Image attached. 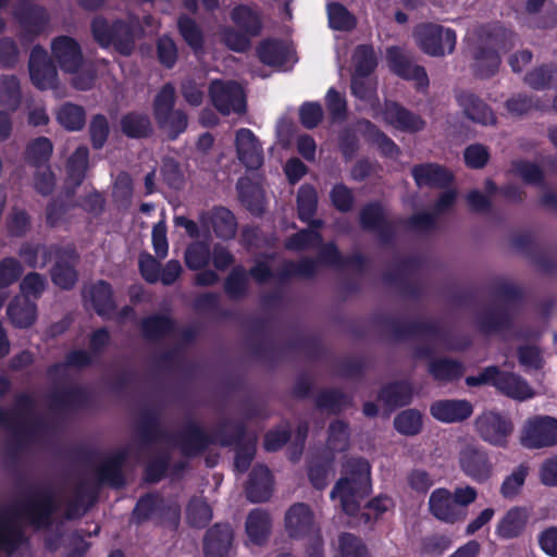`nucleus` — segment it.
<instances>
[{
    "instance_id": "nucleus-1",
    "label": "nucleus",
    "mask_w": 557,
    "mask_h": 557,
    "mask_svg": "<svg viewBox=\"0 0 557 557\" xmlns=\"http://www.w3.org/2000/svg\"><path fill=\"white\" fill-rule=\"evenodd\" d=\"M59 508L55 493L51 486L33 490L18 505L0 509V552L12 554L23 542L22 530L15 519L25 517L36 528H47Z\"/></svg>"
},
{
    "instance_id": "nucleus-2",
    "label": "nucleus",
    "mask_w": 557,
    "mask_h": 557,
    "mask_svg": "<svg viewBox=\"0 0 557 557\" xmlns=\"http://www.w3.org/2000/svg\"><path fill=\"white\" fill-rule=\"evenodd\" d=\"M59 508L55 493L51 486L33 490L18 505L0 509V552L12 554L23 542L22 530L15 519L25 517L36 528H47Z\"/></svg>"
},
{
    "instance_id": "nucleus-3",
    "label": "nucleus",
    "mask_w": 557,
    "mask_h": 557,
    "mask_svg": "<svg viewBox=\"0 0 557 557\" xmlns=\"http://www.w3.org/2000/svg\"><path fill=\"white\" fill-rule=\"evenodd\" d=\"M373 323L387 330L392 337L397 342H403L413 337H428L443 342L448 349L465 350L470 346L468 337H460L456 342L450 341V331L443 327L436 321H411L401 323L398 319L380 313L372 319Z\"/></svg>"
},
{
    "instance_id": "nucleus-4",
    "label": "nucleus",
    "mask_w": 557,
    "mask_h": 557,
    "mask_svg": "<svg viewBox=\"0 0 557 557\" xmlns=\"http://www.w3.org/2000/svg\"><path fill=\"white\" fill-rule=\"evenodd\" d=\"M218 445L234 447V469L238 473L249 470L257 453V437L248 436V428L243 420L222 419L216 424Z\"/></svg>"
},
{
    "instance_id": "nucleus-5",
    "label": "nucleus",
    "mask_w": 557,
    "mask_h": 557,
    "mask_svg": "<svg viewBox=\"0 0 557 557\" xmlns=\"http://www.w3.org/2000/svg\"><path fill=\"white\" fill-rule=\"evenodd\" d=\"M90 30L94 40L103 49L112 47L124 57L135 50V25L132 22L122 18L109 22L104 16L97 15L91 20Z\"/></svg>"
},
{
    "instance_id": "nucleus-6",
    "label": "nucleus",
    "mask_w": 557,
    "mask_h": 557,
    "mask_svg": "<svg viewBox=\"0 0 557 557\" xmlns=\"http://www.w3.org/2000/svg\"><path fill=\"white\" fill-rule=\"evenodd\" d=\"M153 520L157 525L176 530L181 521V507L168 502L158 492H148L141 495L132 510V521L141 525Z\"/></svg>"
},
{
    "instance_id": "nucleus-7",
    "label": "nucleus",
    "mask_w": 557,
    "mask_h": 557,
    "mask_svg": "<svg viewBox=\"0 0 557 557\" xmlns=\"http://www.w3.org/2000/svg\"><path fill=\"white\" fill-rule=\"evenodd\" d=\"M176 91L172 83H165L154 96L152 114L158 127L166 133L170 140H175L185 133L188 116L185 111L175 109Z\"/></svg>"
},
{
    "instance_id": "nucleus-8",
    "label": "nucleus",
    "mask_w": 557,
    "mask_h": 557,
    "mask_svg": "<svg viewBox=\"0 0 557 557\" xmlns=\"http://www.w3.org/2000/svg\"><path fill=\"white\" fill-rule=\"evenodd\" d=\"M466 384L470 387L491 385L502 395L516 400H525L534 395L525 379L513 372L503 371L497 366H488L478 375L467 376Z\"/></svg>"
},
{
    "instance_id": "nucleus-9",
    "label": "nucleus",
    "mask_w": 557,
    "mask_h": 557,
    "mask_svg": "<svg viewBox=\"0 0 557 557\" xmlns=\"http://www.w3.org/2000/svg\"><path fill=\"white\" fill-rule=\"evenodd\" d=\"M343 256L333 242L322 244L317 259L302 257L298 261L285 260L277 269V277L288 281L293 277L313 278L318 273L319 264L339 268Z\"/></svg>"
},
{
    "instance_id": "nucleus-10",
    "label": "nucleus",
    "mask_w": 557,
    "mask_h": 557,
    "mask_svg": "<svg viewBox=\"0 0 557 557\" xmlns=\"http://www.w3.org/2000/svg\"><path fill=\"white\" fill-rule=\"evenodd\" d=\"M48 408L51 412L69 417L91 407L92 393L82 384L54 385L47 395Z\"/></svg>"
},
{
    "instance_id": "nucleus-11",
    "label": "nucleus",
    "mask_w": 557,
    "mask_h": 557,
    "mask_svg": "<svg viewBox=\"0 0 557 557\" xmlns=\"http://www.w3.org/2000/svg\"><path fill=\"white\" fill-rule=\"evenodd\" d=\"M419 48L432 57L451 53L457 44L456 32L434 23L418 25L413 32Z\"/></svg>"
},
{
    "instance_id": "nucleus-12",
    "label": "nucleus",
    "mask_w": 557,
    "mask_h": 557,
    "mask_svg": "<svg viewBox=\"0 0 557 557\" xmlns=\"http://www.w3.org/2000/svg\"><path fill=\"white\" fill-rule=\"evenodd\" d=\"M170 444L177 447L184 457H199L211 445H218L216 428L212 434H209L198 422L188 421L182 430L172 434Z\"/></svg>"
},
{
    "instance_id": "nucleus-13",
    "label": "nucleus",
    "mask_w": 557,
    "mask_h": 557,
    "mask_svg": "<svg viewBox=\"0 0 557 557\" xmlns=\"http://www.w3.org/2000/svg\"><path fill=\"white\" fill-rule=\"evenodd\" d=\"M13 16L18 23V39L25 47L30 46L47 29L50 16L47 10L35 3L23 2L13 10Z\"/></svg>"
},
{
    "instance_id": "nucleus-14",
    "label": "nucleus",
    "mask_w": 557,
    "mask_h": 557,
    "mask_svg": "<svg viewBox=\"0 0 557 557\" xmlns=\"http://www.w3.org/2000/svg\"><path fill=\"white\" fill-rule=\"evenodd\" d=\"M209 96L213 107L222 115H230L232 112L237 114L246 112L245 91L240 84L235 81H212L209 86Z\"/></svg>"
},
{
    "instance_id": "nucleus-15",
    "label": "nucleus",
    "mask_w": 557,
    "mask_h": 557,
    "mask_svg": "<svg viewBox=\"0 0 557 557\" xmlns=\"http://www.w3.org/2000/svg\"><path fill=\"white\" fill-rule=\"evenodd\" d=\"M359 223L364 231L373 232L384 245L393 244L396 239V221L387 219L384 205L370 201L359 211Z\"/></svg>"
},
{
    "instance_id": "nucleus-16",
    "label": "nucleus",
    "mask_w": 557,
    "mask_h": 557,
    "mask_svg": "<svg viewBox=\"0 0 557 557\" xmlns=\"http://www.w3.org/2000/svg\"><path fill=\"white\" fill-rule=\"evenodd\" d=\"M521 442L531 449L557 445V419L550 416L529 419L522 431Z\"/></svg>"
},
{
    "instance_id": "nucleus-17",
    "label": "nucleus",
    "mask_w": 557,
    "mask_h": 557,
    "mask_svg": "<svg viewBox=\"0 0 557 557\" xmlns=\"http://www.w3.org/2000/svg\"><path fill=\"white\" fill-rule=\"evenodd\" d=\"M28 71L33 85L39 90L55 89L58 87L57 66L42 46L35 45L32 48Z\"/></svg>"
},
{
    "instance_id": "nucleus-18",
    "label": "nucleus",
    "mask_w": 557,
    "mask_h": 557,
    "mask_svg": "<svg viewBox=\"0 0 557 557\" xmlns=\"http://www.w3.org/2000/svg\"><path fill=\"white\" fill-rule=\"evenodd\" d=\"M343 473L331 491V497L335 498L336 492L346 487H351L366 493L371 488V466L369 461L362 457L349 458L343 465Z\"/></svg>"
},
{
    "instance_id": "nucleus-19",
    "label": "nucleus",
    "mask_w": 557,
    "mask_h": 557,
    "mask_svg": "<svg viewBox=\"0 0 557 557\" xmlns=\"http://www.w3.org/2000/svg\"><path fill=\"white\" fill-rule=\"evenodd\" d=\"M386 59L391 71L403 79L414 82L418 90L429 87L430 81L425 69L413 64L399 47L387 48Z\"/></svg>"
},
{
    "instance_id": "nucleus-20",
    "label": "nucleus",
    "mask_w": 557,
    "mask_h": 557,
    "mask_svg": "<svg viewBox=\"0 0 557 557\" xmlns=\"http://www.w3.org/2000/svg\"><path fill=\"white\" fill-rule=\"evenodd\" d=\"M475 429L483 441L504 447L508 435L512 432V423L498 412L487 411L475 419Z\"/></svg>"
},
{
    "instance_id": "nucleus-21",
    "label": "nucleus",
    "mask_w": 557,
    "mask_h": 557,
    "mask_svg": "<svg viewBox=\"0 0 557 557\" xmlns=\"http://www.w3.org/2000/svg\"><path fill=\"white\" fill-rule=\"evenodd\" d=\"M461 471L476 483H485L493 473V463L488 454L479 447L467 446L459 453Z\"/></svg>"
},
{
    "instance_id": "nucleus-22",
    "label": "nucleus",
    "mask_w": 557,
    "mask_h": 557,
    "mask_svg": "<svg viewBox=\"0 0 557 557\" xmlns=\"http://www.w3.org/2000/svg\"><path fill=\"white\" fill-rule=\"evenodd\" d=\"M129 453L126 448H120L104 458L95 469L98 485H108L114 488L125 486L126 479L123 471Z\"/></svg>"
},
{
    "instance_id": "nucleus-23",
    "label": "nucleus",
    "mask_w": 557,
    "mask_h": 557,
    "mask_svg": "<svg viewBox=\"0 0 557 557\" xmlns=\"http://www.w3.org/2000/svg\"><path fill=\"white\" fill-rule=\"evenodd\" d=\"M199 222L207 232L212 228L214 235L223 240L235 237L237 221L234 213L222 206L213 207L210 211H203L199 215Z\"/></svg>"
},
{
    "instance_id": "nucleus-24",
    "label": "nucleus",
    "mask_w": 557,
    "mask_h": 557,
    "mask_svg": "<svg viewBox=\"0 0 557 557\" xmlns=\"http://www.w3.org/2000/svg\"><path fill=\"white\" fill-rule=\"evenodd\" d=\"M51 51L63 72L76 73L82 67L84 57L76 39L58 36L51 42Z\"/></svg>"
},
{
    "instance_id": "nucleus-25",
    "label": "nucleus",
    "mask_w": 557,
    "mask_h": 557,
    "mask_svg": "<svg viewBox=\"0 0 557 557\" xmlns=\"http://www.w3.org/2000/svg\"><path fill=\"white\" fill-rule=\"evenodd\" d=\"M413 393V385L410 381L395 380L383 384L376 398L386 411L393 412L409 406L412 403Z\"/></svg>"
},
{
    "instance_id": "nucleus-26",
    "label": "nucleus",
    "mask_w": 557,
    "mask_h": 557,
    "mask_svg": "<svg viewBox=\"0 0 557 557\" xmlns=\"http://www.w3.org/2000/svg\"><path fill=\"white\" fill-rule=\"evenodd\" d=\"M429 511L438 521L455 524L466 520V512L457 507L451 492L445 487L435 488L429 497Z\"/></svg>"
},
{
    "instance_id": "nucleus-27",
    "label": "nucleus",
    "mask_w": 557,
    "mask_h": 557,
    "mask_svg": "<svg viewBox=\"0 0 557 557\" xmlns=\"http://www.w3.org/2000/svg\"><path fill=\"white\" fill-rule=\"evenodd\" d=\"M234 542V530L227 522L210 527L203 536L205 557H230Z\"/></svg>"
},
{
    "instance_id": "nucleus-28",
    "label": "nucleus",
    "mask_w": 557,
    "mask_h": 557,
    "mask_svg": "<svg viewBox=\"0 0 557 557\" xmlns=\"http://www.w3.org/2000/svg\"><path fill=\"white\" fill-rule=\"evenodd\" d=\"M411 176L419 188L444 189L454 182V174L447 168L433 162L413 165L411 168Z\"/></svg>"
},
{
    "instance_id": "nucleus-29",
    "label": "nucleus",
    "mask_w": 557,
    "mask_h": 557,
    "mask_svg": "<svg viewBox=\"0 0 557 557\" xmlns=\"http://www.w3.org/2000/svg\"><path fill=\"white\" fill-rule=\"evenodd\" d=\"M386 124L406 133H418L425 127V121L417 113L396 101H386L383 109Z\"/></svg>"
},
{
    "instance_id": "nucleus-30",
    "label": "nucleus",
    "mask_w": 557,
    "mask_h": 557,
    "mask_svg": "<svg viewBox=\"0 0 557 557\" xmlns=\"http://www.w3.org/2000/svg\"><path fill=\"white\" fill-rule=\"evenodd\" d=\"M235 147L238 160L248 170H257L262 165L263 150L251 129L243 127L236 132Z\"/></svg>"
},
{
    "instance_id": "nucleus-31",
    "label": "nucleus",
    "mask_w": 557,
    "mask_h": 557,
    "mask_svg": "<svg viewBox=\"0 0 557 557\" xmlns=\"http://www.w3.org/2000/svg\"><path fill=\"white\" fill-rule=\"evenodd\" d=\"M136 434L143 446H149L159 441L170 443L172 436L163 429L160 412L154 408H147L140 412Z\"/></svg>"
},
{
    "instance_id": "nucleus-32",
    "label": "nucleus",
    "mask_w": 557,
    "mask_h": 557,
    "mask_svg": "<svg viewBox=\"0 0 557 557\" xmlns=\"http://www.w3.org/2000/svg\"><path fill=\"white\" fill-rule=\"evenodd\" d=\"M285 529L289 537L304 539L312 533L314 516L309 505L296 503L285 513Z\"/></svg>"
},
{
    "instance_id": "nucleus-33",
    "label": "nucleus",
    "mask_w": 557,
    "mask_h": 557,
    "mask_svg": "<svg viewBox=\"0 0 557 557\" xmlns=\"http://www.w3.org/2000/svg\"><path fill=\"white\" fill-rule=\"evenodd\" d=\"M273 491V475L265 465H256L248 476L245 493L250 503H264L270 499Z\"/></svg>"
},
{
    "instance_id": "nucleus-34",
    "label": "nucleus",
    "mask_w": 557,
    "mask_h": 557,
    "mask_svg": "<svg viewBox=\"0 0 557 557\" xmlns=\"http://www.w3.org/2000/svg\"><path fill=\"white\" fill-rule=\"evenodd\" d=\"M456 100L469 120L482 125L496 123L497 117L494 111L474 92L461 90L456 95Z\"/></svg>"
},
{
    "instance_id": "nucleus-35",
    "label": "nucleus",
    "mask_w": 557,
    "mask_h": 557,
    "mask_svg": "<svg viewBox=\"0 0 557 557\" xmlns=\"http://www.w3.org/2000/svg\"><path fill=\"white\" fill-rule=\"evenodd\" d=\"M432 417L444 423L462 422L473 413V406L467 399H442L430 407Z\"/></svg>"
},
{
    "instance_id": "nucleus-36",
    "label": "nucleus",
    "mask_w": 557,
    "mask_h": 557,
    "mask_svg": "<svg viewBox=\"0 0 557 557\" xmlns=\"http://www.w3.org/2000/svg\"><path fill=\"white\" fill-rule=\"evenodd\" d=\"M234 27L248 34L252 38L259 37L263 29L262 11L251 4H236L230 12Z\"/></svg>"
},
{
    "instance_id": "nucleus-37",
    "label": "nucleus",
    "mask_w": 557,
    "mask_h": 557,
    "mask_svg": "<svg viewBox=\"0 0 557 557\" xmlns=\"http://www.w3.org/2000/svg\"><path fill=\"white\" fill-rule=\"evenodd\" d=\"M357 125L364 140L370 145L376 146L382 157L395 160L400 156L401 151L398 145L373 122L361 119Z\"/></svg>"
},
{
    "instance_id": "nucleus-38",
    "label": "nucleus",
    "mask_w": 557,
    "mask_h": 557,
    "mask_svg": "<svg viewBox=\"0 0 557 557\" xmlns=\"http://www.w3.org/2000/svg\"><path fill=\"white\" fill-rule=\"evenodd\" d=\"M512 326L513 317L507 307L488 308L476 319V327L484 335L507 332Z\"/></svg>"
},
{
    "instance_id": "nucleus-39",
    "label": "nucleus",
    "mask_w": 557,
    "mask_h": 557,
    "mask_svg": "<svg viewBox=\"0 0 557 557\" xmlns=\"http://www.w3.org/2000/svg\"><path fill=\"white\" fill-rule=\"evenodd\" d=\"M473 60V74L482 79L494 76L498 72L502 62L498 50L484 44L475 47Z\"/></svg>"
},
{
    "instance_id": "nucleus-40",
    "label": "nucleus",
    "mask_w": 557,
    "mask_h": 557,
    "mask_svg": "<svg viewBox=\"0 0 557 557\" xmlns=\"http://www.w3.org/2000/svg\"><path fill=\"white\" fill-rule=\"evenodd\" d=\"M89 298L95 312L103 319H110L116 311L112 286L104 280H99L90 286Z\"/></svg>"
},
{
    "instance_id": "nucleus-41",
    "label": "nucleus",
    "mask_w": 557,
    "mask_h": 557,
    "mask_svg": "<svg viewBox=\"0 0 557 557\" xmlns=\"http://www.w3.org/2000/svg\"><path fill=\"white\" fill-rule=\"evenodd\" d=\"M272 528L270 515L260 508L252 509L245 523L246 534L249 541L258 546L267 543Z\"/></svg>"
},
{
    "instance_id": "nucleus-42",
    "label": "nucleus",
    "mask_w": 557,
    "mask_h": 557,
    "mask_svg": "<svg viewBox=\"0 0 557 557\" xmlns=\"http://www.w3.org/2000/svg\"><path fill=\"white\" fill-rule=\"evenodd\" d=\"M528 523V512L522 507L510 508L496 525L495 533L502 540L519 537Z\"/></svg>"
},
{
    "instance_id": "nucleus-43",
    "label": "nucleus",
    "mask_w": 557,
    "mask_h": 557,
    "mask_svg": "<svg viewBox=\"0 0 557 557\" xmlns=\"http://www.w3.org/2000/svg\"><path fill=\"white\" fill-rule=\"evenodd\" d=\"M318 193L313 185L304 184L299 187L296 198L298 219L311 226L320 227L322 221L313 220L318 210Z\"/></svg>"
},
{
    "instance_id": "nucleus-44",
    "label": "nucleus",
    "mask_w": 557,
    "mask_h": 557,
    "mask_svg": "<svg viewBox=\"0 0 557 557\" xmlns=\"http://www.w3.org/2000/svg\"><path fill=\"white\" fill-rule=\"evenodd\" d=\"M175 330V320L170 315L154 313L140 321V331L145 339L156 342L164 338Z\"/></svg>"
},
{
    "instance_id": "nucleus-45",
    "label": "nucleus",
    "mask_w": 557,
    "mask_h": 557,
    "mask_svg": "<svg viewBox=\"0 0 557 557\" xmlns=\"http://www.w3.org/2000/svg\"><path fill=\"white\" fill-rule=\"evenodd\" d=\"M7 314L13 326L27 329L36 321L37 306L26 297H16L9 304Z\"/></svg>"
},
{
    "instance_id": "nucleus-46",
    "label": "nucleus",
    "mask_w": 557,
    "mask_h": 557,
    "mask_svg": "<svg viewBox=\"0 0 557 557\" xmlns=\"http://www.w3.org/2000/svg\"><path fill=\"white\" fill-rule=\"evenodd\" d=\"M122 133L132 139L149 138L153 134L150 117L137 111L127 112L120 120Z\"/></svg>"
},
{
    "instance_id": "nucleus-47",
    "label": "nucleus",
    "mask_w": 557,
    "mask_h": 557,
    "mask_svg": "<svg viewBox=\"0 0 557 557\" xmlns=\"http://www.w3.org/2000/svg\"><path fill=\"white\" fill-rule=\"evenodd\" d=\"M177 30L186 45L191 49L194 54H202L205 52V35L197 22L187 14H181L177 17Z\"/></svg>"
},
{
    "instance_id": "nucleus-48",
    "label": "nucleus",
    "mask_w": 557,
    "mask_h": 557,
    "mask_svg": "<svg viewBox=\"0 0 557 557\" xmlns=\"http://www.w3.org/2000/svg\"><path fill=\"white\" fill-rule=\"evenodd\" d=\"M428 371L435 381L450 383L463 376L465 367L459 360L443 357L430 360Z\"/></svg>"
},
{
    "instance_id": "nucleus-49",
    "label": "nucleus",
    "mask_w": 557,
    "mask_h": 557,
    "mask_svg": "<svg viewBox=\"0 0 557 557\" xmlns=\"http://www.w3.org/2000/svg\"><path fill=\"white\" fill-rule=\"evenodd\" d=\"M89 162V149L85 145L78 146L66 161V181L74 188L79 187L86 178Z\"/></svg>"
},
{
    "instance_id": "nucleus-50",
    "label": "nucleus",
    "mask_w": 557,
    "mask_h": 557,
    "mask_svg": "<svg viewBox=\"0 0 557 557\" xmlns=\"http://www.w3.org/2000/svg\"><path fill=\"white\" fill-rule=\"evenodd\" d=\"M257 51L260 61L265 65L282 66L288 61V46L280 39H264Z\"/></svg>"
},
{
    "instance_id": "nucleus-51",
    "label": "nucleus",
    "mask_w": 557,
    "mask_h": 557,
    "mask_svg": "<svg viewBox=\"0 0 557 557\" xmlns=\"http://www.w3.org/2000/svg\"><path fill=\"white\" fill-rule=\"evenodd\" d=\"M315 407L332 414H339L352 404L351 397L338 388L321 389L314 398Z\"/></svg>"
},
{
    "instance_id": "nucleus-52",
    "label": "nucleus",
    "mask_w": 557,
    "mask_h": 557,
    "mask_svg": "<svg viewBox=\"0 0 557 557\" xmlns=\"http://www.w3.org/2000/svg\"><path fill=\"white\" fill-rule=\"evenodd\" d=\"M58 123L69 132L82 131L86 124L84 107L71 101L62 103L55 112Z\"/></svg>"
},
{
    "instance_id": "nucleus-53",
    "label": "nucleus",
    "mask_w": 557,
    "mask_h": 557,
    "mask_svg": "<svg viewBox=\"0 0 557 557\" xmlns=\"http://www.w3.org/2000/svg\"><path fill=\"white\" fill-rule=\"evenodd\" d=\"M334 460L335 456L332 453H323L311 458L308 463V478L314 488L323 490L327 485Z\"/></svg>"
},
{
    "instance_id": "nucleus-54",
    "label": "nucleus",
    "mask_w": 557,
    "mask_h": 557,
    "mask_svg": "<svg viewBox=\"0 0 557 557\" xmlns=\"http://www.w3.org/2000/svg\"><path fill=\"white\" fill-rule=\"evenodd\" d=\"M98 492L84 483L77 486L75 497L66 505L64 516L72 520L82 517L97 502Z\"/></svg>"
},
{
    "instance_id": "nucleus-55",
    "label": "nucleus",
    "mask_w": 557,
    "mask_h": 557,
    "mask_svg": "<svg viewBox=\"0 0 557 557\" xmlns=\"http://www.w3.org/2000/svg\"><path fill=\"white\" fill-rule=\"evenodd\" d=\"M77 259L57 260L50 270L52 283L63 290H71L78 281V272L75 269Z\"/></svg>"
},
{
    "instance_id": "nucleus-56",
    "label": "nucleus",
    "mask_w": 557,
    "mask_h": 557,
    "mask_svg": "<svg viewBox=\"0 0 557 557\" xmlns=\"http://www.w3.org/2000/svg\"><path fill=\"white\" fill-rule=\"evenodd\" d=\"M53 151V145L47 137H37L29 141L25 149V161L30 166L40 169L49 162Z\"/></svg>"
},
{
    "instance_id": "nucleus-57",
    "label": "nucleus",
    "mask_w": 557,
    "mask_h": 557,
    "mask_svg": "<svg viewBox=\"0 0 557 557\" xmlns=\"http://www.w3.org/2000/svg\"><path fill=\"white\" fill-rule=\"evenodd\" d=\"M248 274L243 265L234 267L223 283V289L231 300H240L248 294Z\"/></svg>"
},
{
    "instance_id": "nucleus-58",
    "label": "nucleus",
    "mask_w": 557,
    "mask_h": 557,
    "mask_svg": "<svg viewBox=\"0 0 557 557\" xmlns=\"http://www.w3.org/2000/svg\"><path fill=\"white\" fill-rule=\"evenodd\" d=\"M350 430L348 422L334 420L327 429L326 447L327 453H343L349 448Z\"/></svg>"
},
{
    "instance_id": "nucleus-59",
    "label": "nucleus",
    "mask_w": 557,
    "mask_h": 557,
    "mask_svg": "<svg viewBox=\"0 0 557 557\" xmlns=\"http://www.w3.org/2000/svg\"><path fill=\"white\" fill-rule=\"evenodd\" d=\"M511 171L527 185L545 186V173L535 162L524 159L513 160L511 162Z\"/></svg>"
},
{
    "instance_id": "nucleus-60",
    "label": "nucleus",
    "mask_w": 557,
    "mask_h": 557,
    "mask_svg": "<svg viewBox=\"0 0 557 557\" xmlns=\"http://www.w3.org/2000/svg\"><path fill=\"white\" fill-rule=\"evenodd\" d=\"M94 363L91 352L85 349H73L65 355L63 362H55L48 367L49 377L55 376L61 370L66 368L85 369Z\"/></svg>"
},
{
    "instance_id": "nucleus-61",
    "label": "nucleus",
    "mask_w": 557,
    "mask_h": 557,
    "mask_svg": "<svg viewBox=\"0 0 557 557\" xmlns=\"http://www.w3.org/2000/svg\"><path fill=\"white\" fill-rule=\"evenodd\" d=\"M322 239L321 233L317 230L302 228L285 239L284 248L288 251H304L320 246Z\"/></svg>"
},
{
    "instance_id": "nucleus-62",
    "label": "nucleus",
    "mask_w": 557,
    "mask_h": 557,
    "mask_svg": "<svg viewBox=\"0 0 557 557\" xmlns=\"http://www.w3.org/2000/svg\"><path fill=\"white\" fill-rule=\"evenodd\" d=\"M211 250L206 242L196 240L190 243L184 252L186 267L191 271H199L210 263Z\"/></svg>"
},
{
    "instance_id": "nucleus-63",
    "label": "nucleus",
    "mask_w": 557,
    "mask_h": 557,
    "mask_svg": "<svg viewBox=\"0 0 557 557\" xmlns=\"http://www.w3.org/2000/svg\"><path fill=\"white\" fill-rule=\"evenodd\" d=\"M395 430L405 436H416L423 428L422 414L417 409H406L394 418Z\"/></svg>"
},
{
    "instance_id": "nucleus-64",
    "label": "nucleus",
    "mask_w": 557,
    "mask_h": 557,
    "mask_svg": "<svg viewBox=\"0 0 557 557\" xmlns=\"http://www.w3.org/2000/svg\"><path fill=\"white\" fill-rule=\"evenodd\" d=\"M329 25L334 30L349 32L356 27L357 21L354 14L341 2L327 4Z\"/></svg>"
}]
</instances>
